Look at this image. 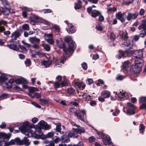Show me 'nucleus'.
Masks as SVG:
<instances>
[{
	"label": "nucleus",
	"instance_id": "f257e3e1",
	"mask_svg": "<svg viewBox=\"0 0 146 146\" xmlns=\"http://www.w3.org/2000/svg\"><path fill=\"white\" fill-rule=\"evenodd\" d=\"M134 54L132 59L135 60V64L132 65L130 68V71L131 74L139 72L144 65V61L142 58L143 57L142 50H135Z\"/></svg>",
	"mask_w": 146,
	"mask_h": 146
},
{
	"label": "nucleus",
	"instance_id": "f03ea898",
	"mask_svg": "<svg viewBox=\"0 0 146 146\" xmlns=\"http://www.w3.org/2000/svg\"><path fill=\"white\" fill-rule=\"evenodd\" d=\"M65 41L68 44V48L67 49L64 43H60L58 40H56V45L60 48H62L64 51L63 56L67 57L68 55L67 52L72 53L74 50V42L72 40V38L71 36L66 37L64 39Z\"/></svg>",
	"mask_w": 146,
	"mask_h": 146
},
{
	"label": "nucleus",
	"instance_id": "7ed1b4c3",
	"mask_svg": "<svg viewBox=\"0 0 146 146\" xmlns=\"http://www.w3.org/2000/svg\"><path fill=\"white\" fill-rule=\"evenodd\" d=\"M19 129L22 133L25 134L28 136L29 133H30L31 134L33 133L32 129L29 127V122L28 121H26L23 123L22 126H20Z\"/></svg>",
	"mask_w": 146,
	"mask_h": 146
},
{
	"label": "nucleus",
	"instance_id": "20e7f679",
	"mask_svg": "<svg viewBox=\"0 0 146 146\" xmlns=\"http://www.w3.org/2000/svg\"><path fill=\"white\" fill-rule=\"evenodd\" d=\"M1 1L4 6V9L2 7L0 8L1 13L4 15H7L10 13L9 9L10 6L5 0H1Z\"/></svg>",
	"mask_w": 146,
	"mask_h": 146
},
{
	"label": "nucleus",
	"instance_id": "39448f33",
	"mask_svg": "<svg viewBox=\"0 0 146 146\" xmlns=\"http://www.w3.org/2000/svg\"><path fill=\"white\" fill-rule=\"evenodd\" d=\"M97 133V137L98 138L103 139V140H106L108 142L109 144L111 143V142L110 141V138L108 135L101 133L100 132H98Z\"/></svg>",
	"mask_w": 146,
	"mask_h": 146
},
{
	"label": "nucleus",
	"instance_id": "423d86ee",
	"mask_svg": "<svg viewBox=\"0 0 146 146\" xmlns=\"http://www.w3.org/2000/svg\"><path fill=\"white\" fill-rule=\"evenodd\" d=\"M138 29L139 30V33L144 32L145 35L146 36V20L143 21L142 24L138 27Z\"/></svg>",
	"mask_w": 146,
	"mask_h": 146
},
{
	"label": "nucleus",
	"instance_id": "0eeeda50",
	"mask_svg": "<svg viewBox=\"0 0 146 146\" xmlns=\"http://www.w3.org/2000/svg\"><path fill=\"white\" fill-rule=\"evenodd\" d=\"M17 142H19V144L20 145H25L27 146H29L30 144V142L29 141L27 137H25L24 139L20 140L19 139H17Z\"/></svg>",
	"mask_w": 146,
	"mask_h": 146
},
{
	"label": "nucleus",
	"instance_id": "6e6552de",
	"mask_svg": "<svg viewBox=\"0 0 146 146\" xmlns=\"http://www.w3.org/2000/svg\"><path fill=\"white\" fill-rule=\"evenodd\" d=\"M38 125L40 128L45 129H49L50 128V126L43 120L40 121L38 123Z\"/></svg>",
	"mask_w": 146,
	"mask_h": 146
},
{
	"label": "nucleus",
	"instance_id": "1a4fd4ad",
	"mask_svg": "<svg viewBox=\"0 0 146 146\" xmlns=\"http://www.w3.org/2000/svg\"><path fill=\"white\" fill-rule=\"evenodd\" d=\"M38 125L40 128L45 129H49L50 128V126L43 120L40 121L38 123Z\"/></svg>",
	"mask_w": 146,
	"mask_h": 146
},
{
	"label": "nucleus",
	"instance_id": "9d476101",
	"mask_svg": "<svg viewBox=\"0 0 146 146\" xmlns=\"http://www.w3.org/2000/svg\"><path fill=\"white\" fill-rule=\"evenodd\" d=\"M116 16L117 18L122 22L124 21L125 19L126 18L128 19V17H127L124 13L122 14L121 12H119L116 14Z\"/></svg>",
	"mask_w": 146,
	"mask_h": 146
},
{
	"label": "nucleus",
	"instance_id": "9b49d317",
	"mask_svg": "<svg viewBox=\"0 0 146 146\" xmlns=\"http://www.w3.org/2000/svg\"><path fill=\"white\" fill-rule=\"evenodd\" d=\"M121 36L122 38L124 39V40L125 41L124 43L122 44V47L126 49L128 46V43H127V33L126 32V33L122 34Z\"/></svg>",
	"mask_w": 146,
	"mask_h": 146
},
{
	"label": "nucleus",
	"instance_id": "f8f14e48",
	"mask_svg": "<svg viewBox=\"0 0 146 146\" xmlns=\"http://www.w3.org/2000/svg\"><path fill=\"white\" fill-rule=\"evenodd\" d=\"M128 107L131 108L132 109L131 110L129 109L128 108V114H129L130 115L134 114L135 113V112L134 110L136 108L135 106L131 103H128Z\"/></svg>",
	"mask_w": 146,
	"mask_h": 146
},
{
	"label": "nucleus",
	"instance_id": "ddd939ff",
	"mask_svg": "<svg viewBox=\"0 0 146 146\" xmlns=\"http://www.w3.org/2000/svg\"><path fill=\"white\" fill-rule=\"evenodd\" d=\"M42 65L44 66L45 67H49L52 64V61L51 60L47 59V60H42L41 62Z\"/></svg>",
	"mask_w": 146,
	"mask_h": 146
},
{
	"label": "nucleus",
	"instance_id": "4468645a",
	"mask_svg": "<svg viewBox=\"0 0 146 146\" xmlns=\"http://www.w3.org/2000/svg\"><path fill=\"white\" fill-rule=\"evenodd\" d=\"M20 35L19 32L15 31L12 34L11 41L13 42L14 40H16L17 38Z\"/></svg>",
	"mask_w": 146,
	"mask_h": 146
},
{
	"label": "nucleus",
	"instance_id": "2eb2a0df",
	"mask_svg": "<svg viewBox=\"0 0 146 146\" xmlns=\"http://www.w3.org/2000/svg\"><path fill=\"white\" fill-rule=\"evenodd\" d=\"M119 54L118 58L119 59H120L122 57H126L128 55V52L127 50H125L124 52L121 50H119Z\"/></svg>",
	"mask_w": 146,
	"mask_h": 146
},
{
	"label": "nucleus",
	"instance_id": "dca6fc26",
	"mask_svg": "<svg viewBox=\"0 0 146 146\" xmlns=\"http://www.w3.org/2000/svg\"><path fill=\"white\" fill-rule=\"evenodd\" d=\"M83 82H75L74 83V86H77L79 88H81L82 89H84L85 87V84H83Z\"/></svg>",
	"mask_w": 146,
	"mask_h": 146
},
{
	"label": "nucleus",
	"instance_id": "f3484780",
	"mask_svg": "<svg viewBox=\"0 0 146 146\" xmlns=\"http://www.w3.org/2000/svg\"><path fill=\"white\" fill-rule=\"evenodd\" d=\"M14 81V80L13 78H11L9 80V82L7 83L6 82L5 83V87L7 89H9L11 88L12 87V84H11L13 83Z\"/></svg>",
	"mask_w": 146,
	"mask_h": 146
},
{
	"label": "nucleus",
	"instance_id": "a211bd4d",
	"mask_svg": "<svg viewBox=\"0 0 146 146\" xmlns=\"http://www.w3.org/2000/svg\"><path fill=\"white\" fill-rule=\"evenodd\" d=\"M29 40L30 42L33 43L35 42L39 43L40 41V39L35 37H30L29 38Z\"/></svg>",
	"mask_w": 146,
	"mask_h": 146
},
{
	"label": "nucleus",
	"instance_id": "6ab92c4d",
	"mask_svg": "<svg viewBox=\"0 0 146 146\" xmlns=\"http://www.w3.org/2000/svg\"><path fill=\"white\" fill-rule=\"evenodd\" d=\"M138 15V13H135L134 14L128 13V20L131 19H134L136 18Z\"/></svg>",
	"mask_w": 146,
	"mask_h": 146
},
{
	"label": "nucleus",
	"instance_id": "aec40b11",
	"mask_svg": "<svg viewBox=\"0 0 146 146\" xmlns=\"http://www.w3.org/2000/svg\"><path fill=\"white\" fill-rule=\"evenodd\" d=\"M8 79V78L7 75L4 74H2L0 76V82H4Z\"/></svg>",
	"mask_w": 146,
	"mask_h": 146
},
{
	"label": "nucleus",
	"instance_id": "412c9836",
	"mask_svg": "<svg viewBox=\"0 0 146 146\" xmlns=\"http://www.w3.org/2000/svg\"><path fill=\"white\" fill-rule=\"evenodd\" d=\"M101 13L99 11L95 10L92 12L91 15L93 17H95L99 15Z\"/></svg>",
	"mask_w": 146,
	"mask_h": 146
},
{
	"label": "nucleus",
	"instance_id": "4be33fe9",
	"mask_svg": "<svg viewBox=\"0 0 146 146\" xmlns=\"http://www.w3.org/2000/svg\"><path fill=\"white\" fill-rule=\"evenodd\" d=\"M76 30V29L74 27L73 25H71L67 31L69 33H75Z\"/></svg>",
	"mask_w": 146,
	"mask_h": 146
},
{
	"label": "nucleus",
	"instance_id": "5701e85b",
	"mask_svg": "<svg viewBox=\"0 0 146 146\" xmlns=\"http://www.w3.org/2000/svg\"><path fill=\"white\" fill-rule=\"evenodd\" d=\"M75 114L77 117L81 120L83 121H84V119L82 115H81L80 113H78L76 111L75 112Z\"/></svg>",
	"mask_w": 146,
	"mask_h": 146
},
{
	"label": "nucleus",
	"instance_id": "b1692460",
	"mask_svg": "<svg viewBox=\"0 0 146 146\" xmlns=\"http://www.w3.org/2000/svg\"><path fill=\"white\" fill-rule=\"evenodd\" d=\"M122 70H125L127 72V69L128 68V62L127 61H125L124 62L122 66Z\"/></svg>",
	"mask_w": 146,
	"mask_h": 146
},
{
	"label": "nucleus",
	"instance_id": "393cba45",
	"mask_svg": "<svg viewBox=\"0 0 146 146\" xmlns=\"http://www.w3.org/2000/svg\"><path fill=\"white\" fill-rule=\"evenodd\" d=\"M29 92L30 93H33L35 91H38L39 90L36 88L31 87L28 88Z\"/></svg>",
	"mask_w": 146,
	"mask_h": 146
},
{
	"label": "nucleus",
	"instance_id": "a878e982",
	"mask_svg": "<svg viewBox=\"0 0 146 146\" xmlns=\"http://www.w3.org/2000/svg\"><path fill=\"white\" fill-rule=\"evenodd\" d=\"M7 46L10 49H12L14 50H18L17 46L15 44H12L10 45H8Z\"/></svg>",
	"mask_w": 146,
	"mask_h": 146
},
{
	"label": "nucleus",
	"instance_id": "bb28decb",
	"mask_svg": "<svg viewBox=\"0 0 146 146\" xmlns=\"http://www.w3.org/2000/svg\"><path fill=\"white\" fill-rule=\"evenodd\" d=\"M68 137H77V136L76 135L75 133V132L73 131L71 132H70L68 134Z\"/></svg>",
	"mask_w": 146,
	"mask_h": 146
},
{
	"label": "nucleus",
	"instance_id": "cd10ccee",
	"mask_svg": "<svg viewBox=\"0 0 146 146\" xmlns=\"http://www.w3.org/2000/svg\"><path fill=\"white\" fill-rule=\"evenodd\" d=\"M1 135L5 139H9L11 136V134L10 133L6 134L3 133L1 134Z\"/></svg>",
	"mask_w": 146,
	"mask_h": 146
},
{
	"label": "nucleus",
	"instance_id": "c85d7f7f",
	"mask_svg": "<svg viewBox=\"0 0 146 146\" xmlns=\"http://www.w3.org/2000/svg\"><path fill=\"white\" fill-rule=\"evenodd\" d=\"M75 91V90L71 87L68 88L67 90V93L70 94H73Z\"/></svg>",
	"mask_w": 146,
	"mask_h": 146
},
{
	"label": "nucleus",
	"instance_id": "c756f323",
	"mask_svg": "<svg viewBox=\"0 0 146 146\" xmlns=\"http://www.w3.org/2000/svg\"><path fill=\"white\" fill-rule=\"evenodd\" d=\"M46 40L50 44H53L54 42L52 38H46Z\"/></svg>",
	"mask_w": 146,
	"mask_h": 146
},
{
	"label": "nucleus",
	"instance_id": "7c9ffc66",
	"mask_svg": "<svg viewBox=\"0 0 146 146\" xmlns=\"http://www.w3.org/2000/svg\"><path fill=\"white\" fill-rule=\"evenodd\" d=\"M108 12V13H110L112 11L114 12L116 11L117 9L115 7H113V8L108 7L107 8Z\"/></svg>",
	"mask_w": 146,
	"mask_h": 146
},
{
	"label": "nucleus",
	"instance_id": "2f4dec72",
	"mask_svg": "<svg viewBox=\"0 0 146 146\" xmlns=\"http://www.w3.org/2000/svg\"><path fill=\"white\" fill-rule=\"evenodd\" d=\"M61 124L60 123H57L56 124V131H60L61 130Z\"/></svg>",
	"mask_w": 146,
	"mask_h": 146
},
{
	"label": "nucleus",
	"instance_id": "473e14b6",
	"mask_svg": "<svg viewBox=\"0 0 146 146\" xmlns=\"http://www.w3.org/2000/svg\"><path fill=\"white\" fill-rule=\"evenodd\" d=\"M139 131L142 133H143L144 132L145 129V126L142 124H140L139 125Z\"/></svg>",
	"mask_w": 146,
	"mask_h": 146
},
{
	"label": "nucleus",
	"instance_id": "72a5a7b5",
	"mask_svg": "<svg viewBox=\"0 0 146 146\" xmlns=\"http://www.w3.org/2000/svg\"><path fill=\"white\" fill-rule=\"evenodd\" d=\"M22 28L24 30L29 31V25L27 24L23 25H22Z\"/></svg>",
	"mask_w": 146,
	"mask_h": 146
},
{
	"label": "nucleus",
	"instance_id": "f704fd0d",
	"mask_svg": "<svg viewBox=\"0 0 146 146\" xmlns=\"http://www.w3.org/2000/svg\"><path fill=\"white\" fill-rule=\"evenodd\" d=\"M43 46L44 48L47 51H49L50 49V46L47 44H44L43 45Z\"/></svg>",
	"mask_w": 146,
	"mask_h": 146
},
{
	"label": "nucleus",
	"instance_id": "c9c22d12",
	"mask_svg": "<svg viewBox=\"0 0 146 146\" xmlns=\"http://www.w3.org/2000/svg\"><path fill=\"white\" fill-rule=\"evenodd\" d=\"M83 98L86 100L88 101L91 99V96L86 94H85L83 95Z\"/></svg>",
	"mask_w": 146,
	"mask_h": 146
},
{
	"label": "nucleus",
	"instance_id": "e433bc0d",
	"mask_svg": "<svg viewBox=\"0 0 146 146\" xmlns=\"http://www.w3.org/2000/svg\"><path fill=\"white\" fill-rule=\"evenodd\" d=\"M20 48L21 50V52L23 53H25L27 52V50L25 48V47L23 46H20Z\"/></svg>",
	"mask_w": 146,
	"mask_h": 146
},
{
	"label": "nucleus",
	"instance_id": "4c0bfd02",
	"mask_svg": "<svg viewBox=\"0 0 146 146\" xmlns=\"http://www.w3.org/2000/svg\"><path fill=\"white\" fill-rule=\"evenodd\" d=\"M40 101L41 104L43 106L45 105L46 103L47 102V100H46L42 99H40Z\"/></svg>",
	"mask_w": 146,
	"mask_h": 146
},
{
	"label": "nucleus",
	"instance_id": "58836bf2",
	"mask_svg": "<svg viewBox=\"0 0 146 146\" xmlns=\"http://www.w3.org/2000/svg\"><path fill=\"white\" fill-rule=\"evenodd\" d=\"M102 94H103V96L104 98H107L109 97L110 95V93L109 92L104 93Z\"/></svg>",
	"mask_w": 146,
	"mask_h": 146
},
{
	"label": "nucleus",
	"instance_id": "ea45409f",
	"mask_svg": "<svg viewBox=\"0 0 146 146\" xmlns=\"http://www.w3.org/2000/svg\"><path fill=\"white\" fill-rule=\"evenodd\" d=\"M15 142L16 141L15 140L12 139L9 141L7 142V144L9 145H11L15 144Z\"/></svg>",
	"mask_w": 146,
	"mask_h": 146
},
{
	"label": "nucleus",
	"instance_id": "a19ab883",
	"mask_svg": "<svg viewBox=\"0 0 146 146\" xmlns=\"http://www.w3.org/2000/svg\"><path fill=\"white\" fill-rule=\"evenodd\" d=\"M42 11L44 13H51L52 12V11L50 9H46L42 10Z\"/></svg>",
	"mask_w": 146,
	"mask_h": 146
},
{
	"label": "nucleus",
	"instance_id": "79ce46f5",
	"mask_svg": "<svg viewBox=\"0 0 146 146\" xmlns=\"http://www.w3.org/2000/svg\"><path fill=\"white\" fill-rule=\"evenodd\" d=\"M139 102L141 103L142 102H146V97H141L139 99Z\"/></svg>",
	"mask_w": 146,
	"mask_h": 146
},
{
	"label": "nucleus",
	"instance_id": "37998d69",
	"mask_svg": "<svg viewBox=\"0 0 146 146\" xmlns=\"http://www.w3.org/2000/svg\"><path fill=\"white\" fill-rule=\"evenodd\" d=\"M54 137H54L53 139L54 140V142L56 143H57L60 141V139L58 137H57L56 136H55V139H54Z\"/></svg>",
	"mask_w": 146,
	"mask_h": 146
},
{
	"label": "nucleus",
	"instance_id": "c03bdc74",
	"mask_svg": "<svg viewBox=\"0 0 146 146\" xmlns=\"http://www.w3.org/2000/svg\"><path fill=\"white\" fill-rule=\"evenodd\" d=\"M77 127L78 128L80 132V134L82 133H84L85 132V129L83 127H80V126L78 125L77 126Z\"/></svg>",
	"mask_w": 146,
	"mask_h": 146
},
{
	"label": "nucleus",
	"instance_id": "a18cd8bd",
	"mask_svg": "<svg viewBox=\"0 0 146 146\" xmlns=\"http://www.w3.org/2000/svg\"><path fill=\"white\" fill-rule=\"evenodd\" d=\"M96 29L99 31H101L103 29V27L100 25L98 24L96 26Z\"/></svg>",
	"mask_w": 146,
	"mask_h": 146
},
{
	"label": "nucleus",
	"instance_id": "49530a36",
	"mask_svg": "<svg viewBox=\"0 0 146 146\" xmlns=\"http://www.w3.org/2000/svg\"><path fill=\"white\" fill-rule=\"evenodd\" d=\"M86 82L87 84L90 85L93 83V81L92 79H88L86 80Z\"/></svg>",
	"mask_w": 146,
	"mask_h": 146
},
{
	"label": "nucleus",
	"instance_id": "de8ad7c7",
	"mask_svg": "<svg viewBox=\"0 0 146 146\" xmlns=\"http://www.w3.org/2000/svg\"><path fill=\"white\" fill-rule=\"evenodd\" d=\"M135 51L133 50H128V56L132 55H133V58Z\"/></svg>",
	"mask_w": 146,
	"mask_h": 146
},
{
	"label": "nucleus",
	"instance_id": "09e8293b",
	"mask_svg": "<svg viewBox=\"0 0 146 146\" xmlns=\"http://www.w3.org/2000/svg\"><path fill=\"white\" fill-rule=\"evenodd\" d=\"M53 27L57 32H59L60 31V29L59 26L54 25L53 26Z\"/></svg>",
	"mask_w": 146,
	"mask_h": 146
},
{
	"label": "nucleus",
	"instance_id": "8fccbe9b",
	"mask_svg": "<svg viewBox=\"0 0 146 146\" xmlns=\"http://www.w3.org/2000/svg\"><path fill=\"white\" fill-rule=\"evenodd\" d=\"M118 96L119 98H123L125 97V95L124 93H122L120 92L118 93Z\"/></svg>",
	"mask_w": 146,
	"mask_h": 146
},
{
	"label": "nucleus",
	"instance_id": "3c124183",
	"mask_svg": "<svg viewBox=\"0 0 146 146\" xmlns=\"http://www.w3.org/2000/svg\"><path fill=\"white\" fill-rule=\"evenodd\" d=\"M82 67L84 70H86L87 68V64L86 63H83L82 64Z\"/></svg>",
	"mask_w": 146,
	"mask_h": 146
},
{
	"label": "nucleus",
	"instance_id": "603ef678",
	"mask_svg": "<svg viewBox=\"0 0 146 146\" xmlns=\"http://www.w3.org/2000/svg\"><path fill=\"white\" fill-rule=\"evenodd\" d=\"M54 133L52 132H50L48 133L47 135L48 137H51L54 135Z\"/></svg>",
	"mask_w": 146,
	"mask_h": 146
},
{
	"label": "nucleus",
	"instance_id": "864d4df0",
	"mask_svg": "<svg viewBox=\"0 0 146 146\" xmlns=\"http://www.w3.org/2000/svg\"><path fill=\"white\" fill-rule=\"evenodd\" d=\"M125 78V77L122 75H119L117 77V80H121Z\"/></svg>",
	"mask_w": 146,
	"mask_h": 146
},
{
	"label": "nucleus",
	"instance_id": "5fc2aeb1",
	"mask_svg": "<svg viewBox=\"0 0 146 146\" xmlns=\"http://www.w3.org/2000/svg\"><path fill=\"white\" fill-rule=\"evenodd\" d=\"M87 1H89L91 3L94 4H97L98 1V0H86Z\"/></svg>",
	"mask_w": 146,
	"mask_h": 146
},
{
	"label": "nucleus",
	"instance_id": "6e6d98bb",
	"mask_svg": "<svg viewBox=\"0 0 146 146\" xmlns=\"http://www.w3.org/2000/svg\"><path fill=\"white\" fill-rule=\"evenodd\" d=\"M73 130L74 132H75V133L76 134L77 133L80 134V132L78 128V127L77 128H73Z\"/></svg>",
	"mask_w": 146,
	"mask_h": 146
},
{
	"label": "nucleus",
	"instance_id": "4d7b16f0",
	"mask_svg": "<svg viewBox=\"0 0 146 146\" xmlns=\"http://www.w3.org/2000/svg\"><path fill=\"white\" fill-rule=\"evenodd\" d=\"M81 7V5L80 4L77 3H76L74 6V8L75 9H78L80 8Z\"/></svg>",
	"mask_w": 146,
	"mask_h": 146
},
{
	"label": "nucleus",
	"instance_id": "13d9d810",
	"mask_svg": "<svg viewBox=\"0 0 146 146\" xmlns=\"http://www.w3.org/2000/svg\"><path fill=\"white\" fill-rule=\"evenodd\" d=\"M89 140L90 142H92L95 141V139L92 136L89 138Z\"/></svg>",
	"mask_w": 146,
	"mask_h": 146
},
{
	"label": "nucleus",
	"instance_id": "bf43d9fd",
	"mask_svg": "<svg viewBox=\"0 0 146 146\" xmlns=\"http://www.w3.org/2000/svg\"><path fill=\"white\" fill-rule=\"evenodd\" d=\"M60 85V84L58 82H56L54 84V86L55 88H58Z\"/></svg>",
	"mask_w": 146,
	"mask_h": 146
},
{
	"label": "nucleus",
	"instance_id": "052dcab7",
	"mask_svg": "<svg viewBox=\"0 0 146 146\" xmlns=\"http://www.w3.org/2000/svg\"><path fill=\"white\" fill-rule=\"evenodd\" d=\"M140 109H146V103H143L140 106Z\"/></svg>",
	"mask_w": 146,
	"mask_h": 146
},
{
	"label": "nucleus",
	"instance_id": "680f3d73",
	"mask_svg": "<svg viewBox=\"0 0 146 146\" xmlns=\"http://www.w3.org/2000/svg\"><path fill=\"white\" fill-rule=\"evenodd\" d=\"M144 10L143 9H141L139 12V15H142L144 14Z\"/></svg>",
	"mask_w": 146,
	"mask_h": 146
},
{
	"label": "nucleus",
	"instance_id": "e2e57ef3",
	"mask_svg": "<svg viewBox=\"0 0 146 146\" xmlns=\"http://www.w3.org/2000/svg\"><path fill=\"white\" fill-rule=\"evenodd\" d=\"M34 96L35 97H36L37 98H40L41 97V95L38 93H35Z\"/></svg>",
	"mask_w": 146,
	"mask_h": 146
},
{
	"label": "nucleus",
	"instance_id": "0e129e2a",
	"mask_svg": "<svg viewBox=\"0 0 146 146\" xmlns=\"http://www.w3.org/2000/svg\"><path fill=\"white\" fill-rule=\"evenodd\" d=\"M32 104L34 105L35 107L38 108H40L41 106L36 102H33L32 103Z\"/></svg>",
	"mask_w": 146,
	"mask_h": 146
},
{
	"label": "nucleus",
	"instance_id": "69168bd1",
	"mask_svg": "<svg viewBox=\"0 0 146 146\" xmlns=\"http://www.w3.org/2000/svg\"><path fill=\"white\" fill-rule=\"evenodd\" d=\"M5 123V122H3L2 123L1 125H0V127L2 129L5 128L6 127Z\"/></svg>",
	"mask_w": 146,
	"mask_h": 146
},
{
	"label": "nucleus",
	"instance_id": "338daca9",
	"mask_svg": "<svg viewBox=\"0 0 146 146\" xmlns=\"http://www.w3.org/2000/svg\"><path fill=\"white\" fill-rule=\"evenodd\" d=\"M38 119L37 118L34 117L32 119V121L33 123H35L38 121Z\"/></svg>",
	"mask_w": 146,
	"mask_h": 146
},
{
	"label": "nucleus",
	"instance_id": "774afa93",
	"mask_svg": "<svg viewBox=\"0 0 146 146\" xmlns=\"http://www.w3.org/2000/svg\"><path fill=\"white\" fill-rule=\"evenodd\" d=\"M49 144L48 146H54V142L52 141H49Z\"/></svg>",
	"mask_w": 146,
	"mask_h": 146
}]
</instances>
